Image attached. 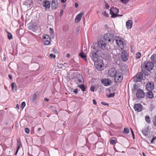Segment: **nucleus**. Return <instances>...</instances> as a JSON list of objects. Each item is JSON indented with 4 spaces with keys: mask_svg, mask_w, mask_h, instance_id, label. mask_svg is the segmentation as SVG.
<instances>
[{
    "mask_svg": "<svg viewBox=\"0 0 156 156\" xmlns=\"http://www.w3.org/2000/svg\"><path fill=\"white\" fill-rule=\"evenodd\" d=\"M146 88L148 91H151L154 88V84L153 83L149 82L146 85Z\"/></svg>",
    "mask_w": 156,
    "mask_h": 156,
    "instance_id": "11",
    "label": "nucleus"
},
{
    "mask_svg": "<svg viewBox=\"0 0 156 156\" xmlns=\"http://www.w3.org/2000/svg\"><path fill=\"white\" fill-rule=\"evenodd\" d=\"M156 139V137H153V138L152 139V140L151 141V143L153 144L154 143V140Z\"/></svg>",
    "mask_w": 156,
    "mask_h": 156,
    "instance_id": "41",
    "label": "nucleus"
},
{
    "mask_svg": "<svg viewBox=\"0 0 156 156\" xmlns=\"http://www.w3.org/2000/svg\"><path fill=\"white\" fill-rule=\"evenodd\" d=\"M16 108H18V109H19V106L18 105H17L16 106Z\"/></svg>",
    "mask_w": 156,
    "mask_h": 156,
    "instance_id": "59",
    "label": "nucleus"
},
{
    "mask_svg": "<svg viewBox=\"0 0 156 156\" xmlns=\"http://www.w3.org/2000/svg\"><path fill=\"white\" fill-rule=\"evenodd\" d=\"M63 12V11L62 10L60 12V13L61 14L60 16H62Z\"/></svg>",
    "mask_w": 156,
    "mask_h": 156,
    "instance_id": "56",
    "label": "nucleus"
},
{
    "mask_svg": "<svg viewBox=\"0 0 156 156\" xmlns=\"http://www.w3.org/2000/svg\"><path fill=\"white\" fill-rule=\"evenodd\" d=\"M133 24V22L132 20H129L127 21L126 23V27L128 29H130Z\"/></svg>",
    "mask_w": 156,
    "mask_h": 156,
    "instance_id": "18",
    "label": "nucleus"
},
{
    "mask_svg": "<svg viewBox=\"0 0 156 156\" xmlns=\"http://www.w3.org/2000/svg\"><path fill=\"white\" fill-rule=\"evenodd\" d=\"M9 77L10 79L12 80V76L10 74L9 75Z\"/></svg>",
    "mask_w": 156,
    "mask_h": 156,
    "instance_id": "50",
    "label": "nucleus"
},
{
    "mask_svg": "<svg viewBox=\"0 0 156 156\" xmlns=\"http://www.w3.org/2000/svg\"><path fill=\"white\" fill-rule=\"evenodd\" d=\"M136 95L138 99L142 98L144 97L145 93L141 89H139L136 91Z\"/></svg>",
    "mask_w": 156,
    "mask_h": 156,
    "instance_id": "9",
    "label": "nucleus"
},
{
    "mask_svg": "<svg viewBox=\"0 0 156 156\" xmlns=\"http://www.w3.org/2000/svg\"><path fill=\"white\" fill-rule=\"evenodd\" d=\"M50 32L51 33H52V34H53L54 33V31L53 30V29L52 28H50Z\"/></svg>",
    "mask_w": 156,
    "mask_h": 156,
    "instance_id": "47",
    "label": "nucleus"
},
{
    "mask_svg": "<svg viewBox=\"0 0 156 156\" xmlns=\"http://www.w3.org/2000/svg\"><path fill=\"white\" fill-rule=\"evenodd\" d=\"M147 97L148 98H154V94L153 92L151 91L148 92L147 93Z\"/></svg>",
    "mask_w": 156,
    "mask_h": 156,
    "instance_id": "20",
    "label": "nucleus"
},
{
    "mask_svg": "<svg viewBox=\"0 0 156 156\" xmlns=\"http://www.w3.org/2000/svg\"><path fill=\"white\" fill-rule=\"evenodd\" d=\"M83 14V12H81L79 14H78L76 17L75 20V22L78 23L80 22L81 19L82 17Z\"/></svg>",
    "mask_w": 156,
    "mask_h": 156,
    "instance_id": "15",
    "label": "nucleus"
},
{
    "mask_svg": "<svg viewBox=\"0 0 156 156\" xmlns=\"http://www.w3.org/2000/svg\"><path fill=\"white\" fill-rule=\"evenodd\" d=\"M25 132L27 133H28L30 132V130L28 128H26L25 129Z\"/></svg>",
    "mask_w": 156,
    "mask_h": 156,
    "instance_id": "42",
    "label": "nucleus"
},
{
    "mask_svg": "<svg viewBox=\"0 0 156 156\" xmlns=\"http://www.w3.org/2000/svg\"><path fill=\"white\" fill-rule=\"evenodd\" d=\"M37 27L34 25H33L32 28V30L33 31H35L37 29Z\"/></svg>",
    "mask_w": 156,
    "mask_h": 156,
    "instance_id": "33",
    "label": "nucleus"
},
{
    "mask_svg": "<svg viewBox=\"0 0 156 156\" xmlns=\"http://www.w3.org/2000/svg\"><path fill=\"white\" fill-rule=\"evenodd\" d=\"M110 142L112 144H114L115 143V140H111Z\"/></svg>",
    "mask_w": 156,
    "mask_h": 156,
    "instance_id": "45",
    "label": "nucleus"
},
{
    "mask_svg": "<svg viewBox=\"0 0 156 156\" xmlns=\"http://www.w3.org/2000/svg\"><path fill=\"white\" fill-rule=\"evenodd\" d=\"M18 143H17V150H18V151H19V148L20 147V146H21V144L20 143V141L18 140Z\"/></svg>",
    "mask_w": 156,
    "mask_h": 156,
    "instance_id": "35",
    "label": "nucleus"
},
{
    "mask_svg": "<svg viewBox=\"0 0 156 156\" xmlns=\"http://www.w3.org/2000/svg\"><path fill=\"white\" fill-rule=\"evenodd\" d=\"M55 112L56 113V114H57V115L58 114V113H57V110H55Z\"/></svg>",
    "mask_w": 156,
    "mask_h": 156,
    "instance_id": "62",
    "label": "nucleus"
},
{
    "mask_svg": "<svg viewBox=\"0 0 156 156\" xmlns=\"http://www.w3.org/2000/svg\"><path fill=\"white\" fill-rule=\"evenodd\" d=\"M145 119L147 122L148 124L151 122V120L150 118L148 116H146L145 117Z\"/></svg>",
    "mask_w": 156,
    "mask_h": 156,
    "instance_id": "24",
    "label": "nucleus"
},
{
    "mask_svg": "<svg viewBox=\"0 0 156 156\" xmlns=\"http://www.w3.org/2000/svg\"><path fill=\"white\" fill-rule=\"evenodd\" d=\"M120 0L122 2V3H124V4H125L127 3L129 1V0Z\"/></svg>",
    "mask_w": 156,
    "mask_h": 156,
    "instance_id": "38",
    "label": "nucleus"
},
{
    "mask_svg": "<svg viewBox=\"0 0 156 156\" xmlns=\"http://www.w3.org/2000/svg\"><path fill=\"white\" fill-rule=\"evenodd\" d=\"M114 35L112 33H107L105 34L104 37V38L106 41H108L109 42H113L114 41Z\"/></svg>",
    "mask_w": 156,
    "mask_h": 156,
    "instance_id": "6",
    "label": "nucleus"
},
{
    "mask_svg": "<svg viewBox=\"0 0 156 156\" xmlns=\"http://www.w3.org/2000/svg\"><path fill=\"white\" fill-rule=\"evenodd\" d=\"M102 14L106 17H108L109 16V14L106 11H104Z\"/></svg>",
    "mask_w": 156,
    "mask_h": 156,
    "instance_id": "36",
    "label": "nucleus"
},
{
    "mask_svg": "<svg viewBox=\"0 0 156 156\" xmlns=\"http://www.w3.org/2000/svg\"><path fill=\"white\" fill-rule=\"evenodd\" d=\"M143 156H146V154L144 152L143 153Z\"/></svg>",
    "mask_w": 156,
    "mask_h": 156,
    "instance_id": "58",
    "label": "nucleus"
},
{
    "mask_svg": "<svg viewBox=\"0 0 156 156\" xmlns=\"http://www.w3.org/2000/svg\"><path fill=\"white\" fill-rule=\"evenodd\" d=\"M154 67L153 63L151 62H147L143 66L145 69L150 72Z\"/></svg>",
    "mask_w": 156,
    "mask_h": 156,
    "instance_id": "7",
    "label": "nucleus"
},
{
    "mask_svg": "<svg viewBox=\"0 0 156 156\" xmlns=\"http://www.w3.org/2000/svg\"><path fill=\"white\" fill-rule=\"evenodd\" d=\"M75 6L76 8H77L78 6V5L77 3H75Z\"/></svg>",
    "mask_w": 156,
    "mask_h": 156,
    "instance_id": "52",
    "label": "nucleus"
},
{
    "mask_svg": "<svg viewBox=\"0 0 156 156\" xmlns=\"http://www.w3.org/2000/svg\"><path fill=\"white\" fill-rule=\"evenodd\" d=\"M116 44L118 46V48L119 50H122L121 58L123 61H126L128 59L126 51L124 49V44L122 41V38L118 36H116L115 38Z\"/></svg>",
    "mask_w": 156,
    "mask_h": 156,
    "instance_id": "2",
    "label": "nucleus"
},
{
    "mask_svg": "<svg viewBox=\"0 0 156 156\" xmlns=\"http://www.w3.org/2000/svg\"><path fill=\"white\" fill-rule=\"evenodd\" d=\"M8 37L9 40L12 39V34L9 32H8Z\"/></svg>",
    "mask_w": 156,
    "mask_h": 156,
    "instance_id": "32",
    "label": "nucleus"
},
{
    "mask_svg": "<svg viewBox=\"0 0 156 156\" xmlns=\"http://www.w3.org/2000/svg\"><path fill=\"white\" fill-rule=\"evenodd\" d=\"M11 87L12 90L15 89V90H16V85L15 83H13L11 84Z\"/></svg>",
    "mask_w": 156,
    "mask_h": 156,
    "instance_id": "27",
    "label": "nucleus"
},
{
    "mask_svg": "<svg viewBox=\"0 0 156 156\" xmlns=\"http://www.w3.org/2000/svg\"><path fill=\"white\" fill-rule=\"evenodd\" d=\"M97 45V46L94 45L91 47L92 48L90 54V56L93 61H95L98 57L99 55L100 54V52L101 51L99 50V48L106 50L109 48L108 45L104 41L102 40H99L98 41Z\"/></svg>",
    "mask_w": 156,
    "mask_h": 156,
    "instance_id": "1",
    "label": "nucleus"
},
{
    "mask_svg": "<svg viewBox=\"0 0 156 156\" xmlns=\"http://www.w3.org/2000/svg\"><path fill=\"white\" fill-rule=\"evenodd\" d=\"M74 92L75 93H78V89H76L74 90Z\"/></svg>",
    "mask_w": 156,
    "mask_h": 156,
    "instance_id": "49",
    "label": "nucleus"
},
{
    "mask_svg": "<svg viewBox=\"0 0 156 156\" xmlns=\"http://www.w3.org/2000/svg\"><path fill=\"white\" fill-rule=\"evenodd\" d=\"M95 89V87L94 86H91L90 87V90L93 92H94V91Z\"/></svg>",
    "mask_w": 156,
    "mask_h": 156,
    "instance_id": "39",
    "label": "nucleus"
},
{
    "mask_svg": "<svg viewBox=\"0 0 156 156\" xmlns=\"http://www.w3.org/2000/svg\"><path fill=\"white\" fill-rule=\"evenodd\" d=\"M94 65L95 68L101 71L103 69L102 67L104 64L101 60L100 59L95 61Z\"/></svg>",
    "mask_w": 156,
    "mask_h": 156,
    "instance_id": "4",
    "label": "nucleus"
},
{
    "mask_svg": "<svg viewBox=\"0 0 156 156\" xmlns=\"http://www.w3.org/2000/svg\"><path fill=\"white\" fill-rule=\"evenodd\" d=\"M18 150H16V153H15V155H16L17 154V152H18Z\"/></svg>",
    "mask_w": 156,
    "mask_h": 156,
    "instance_id": "60",
    "label": "nucleus"
},
{
    "mask_svg": "<svg viewBox=\"0 0 156 156\" xmlns=\"http://www.w3.org/2000/svg\"><path fill=\"white\" fill-rule=\"evenodd\" d=\"M78 87L80 88L83 91H84L85 90V89L84 86V84H80L78 85Z\"/></svg>",
    "mask_w": 156,
    "mask_h": 156,
    "instance_id": "23",
    "label": "nucleus"
},
{
    "mask_svg": "<svg viewBox=\"0 0 156 156\" xmlns=\"http://www.w3.org/2000/svg\"><path fill=\"white\" fill-rule=\"evenodd\" d=\"M93 104L94 105H96L97 104V102L95 100L93 99Z\"/></svg>",
    "mask_w": 156,
    "mask_h": 156,
    "instance_id": "46",
    "label": "nucleus"
},
{
    "mask_svg": "<svg viewBox=\"0 0 156 156\" xmlns=\"http://www.w3.org/2000/svg\"><path fill=\"white\" fill-rule=\"evenodd\" d=\"M25 105H26L25 103L24 102H22L21 104V108L22 109H23L24 108V107H25Z\"/></svg>",
    "mask_w": 156,
    "mask_h": 156,
    "instance_id": "34",
    "label": "nucleus"
},
{
    "mask_svg": "<svg viewBox=\"0 0 156 156\" xmlns=\"http://www.w3.org/2000/svg\"><path fill=\"white\" fill-rule=\"evenodd\" d=\"M119 12V10L118 9L114 7L111 8L110 10V13L112 15L111 17L115 18L119 16L120 15L117 14ZM122 16V15H120V16Z\"/></svg>",
    "mask_w": 156,
    "mask_h": 156,
    "instance_id": "3",
    "label": "nucleus"
},
{
    "mask_svg": "<svg viewBox=\"0 0 156 156\" xmlns=\"http://www.w3.org/2000/svg\"><path fill=\"white\" fill-rule=\"evenodd\" d=\"M31 3V1H30L29 0H27L25 1L24 2L23 4L25 5H30V4Z\"/></svg>",
    "mask_w": 156,
    "mask_h": 156,
    "instance_id": "28",
    "label": "nucleus"
},
{
    "mask_svg": "<svg viewBox=\"0 0 156 156\" xmlns=\"http://www.w3.org/2000/svg\"><path fill=\"white\" fill-rule=\"evenodd\" d=\"M61 2H62L64 3V2H65V1L64 0H61Z\"/></svg>",
    "mask_w": 156,
    "mask_h": 156,
    "instance_id": "57",
    "label": "nucleus"
},
{
    "mask_svg": "<svg viewBox=\"0 0 156 156\" xmlns=\"http://www.w3.org/2000/svg\"><path fill=\"white\" fill-rule=\"evenodd\" d=\"M115 95V94L114 93H111L108 95L107 96L109 98L110 97H114Z\"/></svg>",
    "mask_w": 156,
    "mask_h": 156,
    "instance_id": "40",
    "label": "nucleus"
},
{
    "mask_svg": "<svg viewBox=\"0 0 156 156\" xmlns=\"http://www.w3.org/2000/svg\"><path fill=\"white\" fill-rule=\"evenodd\" d=\"M101 82L105 86L110 85L112 83L111 80L108 79H103L101 80Z\"/></svg>",
    "mask_w": 156,
    "mask_h": 156,
    "instance_id": "12",
    "label": "nucleus"
},
{
    "mask_svg": "<svg viewBox=\"0 0 156 156\" xmlns=\"http://www.w3.org/2000/svg\"><path fill=\"white\" fill-rule=\"evenodd\" d=\"M133 108L136 111L140 112L142 110L143 106L140 104H136L134 105Z\"/></svg>",
    "mask_w": 156,
    "mask_h": 156,
    "instance_id": "10",
    "label": "nucleus"
},
{
    "mask_svg": "<svg viewBox=\"0 0 156 156\" xmlns=\"http://www.w3.org/2000/svg\"><path fill=\"white\" fill-rule=\"evenodd\" d=\"M143 78V76L142 74L139 73L137 74L134 78V81L136 82L140 81Z\"/></svg>",
    "mask_w": 156,
    "mask_h": 156,
    "instance_id": "13",
    "label": "nucleus"
},
{
    "mask_svg": "<svg viewBox=\"0 0 156 156\" xmlns=\"http://www.w3.org/2000/svg\"><path fill=\"white\" fill-rule=\"evenodd\" d=\"M143 72L145 74V75H148V73H144V72H143Z\"/></svg>",
    "mask_w": 156,
    "mask_h": 156,
    "instance_id": "63",
    "label": "nucleus"
},
{
    "mask_svg": "<svg viewBox=\"0 0 156 156\" xmlns=\"http://www.w3.org/2000/svg\"><path fill=\"white\" fill-rule=\"evenodd\" d=\"M136 84H134V85H133V88L134 90L136 89Z\"/></svg>",
    "mask_w": 156,
    "mask_h": 156,
    "instance_id": "55",
    "label": "nucleus"
},
{
    "mask_svg": "<svg viewBox=\"0 0 156 156\" xmlns=\"http://www.w3.org/2000/svg\"><path fill=\"white\" fill-rule=\"evenodd\" d=\"M152 122L155 126H156V115H154L153 117Z\"/></svg>",
    "mask_w": 156,
    "mask_h": 156,
    "instance_id": "26",
    "label": "nucleus"
},
{
    "mask_svg": "<svg viewBox=\"0 0 156 156\" xmlns=\"http://www.w3.org/2000/svg\"><path fill=\"white\" fill-rule=\"evenodd\" d=\"M102 103L103 105H108V104H105V103H104L103 102H102Z\"/></svg>",
    "mask_w": 156,
    "mask_h": 156,
    "instance_id": "61",
    "label": "nucleus"
},
{
    "mask_svg": "<svg viewBox=\"0 0 156 156\" xmlns=\"http://www.w3.org/2000/svg\"><path fill=\"white\" fill-rule=\"evenodd\" d=\"M122 73L119 71L117 72L114 76V80L116 83H120L123 79Z\"/></svg>",
    "mask_w": 156,
    "mask_h": 156,
    "instance_id": "5",
    "label": "nucleus"
},
{
    "mask_svg": "<svg viewBox=\"0 0 156 156\" xmlns=\"http://www.w3.org/2000/svg\"><path fill=\"white\" fill-rule=\"evenodd\" d=\"M53 52L55 53H58V51L55 48L53 49Z\"/></svg>",
    "mask_w": 156,
    "mask_h": 156,
    "instance_id": "44",
    "label": "nucleus"
},
{
    "mask_svg": "<svg viewBox=\"0 0 156 156\" xmlns=\"http://www.w3.org/2000/svg\"><path fill=\"white\" fill-rule=\"evenodd\" d=\"M51 2L48 1H45L43 3V6L46 9H49L50 7Z\"/></svg>",
    "mask_w": 156,
    "mask_h": 156,
    "instance_id": "16",
    "label": "nucleus"
},
{
    "mask_svg": "<svg viewBox=\"0 0 156 156\" xmlns=\"http://www.w3.org/2000/svg\"><path fill=\"white\" fill-rule=\"evenodd\" d=\"M105 7L106 8L108 9L109 8V6L107 3H106V4L105 5Z\"/></svg>",
    "mask_w": 156,
    "mask_h": 156,
    "instance_id": "51",
    "label": "nucleus"
},
{
    "mask_svg": "<svg viewBox=\"0 0 156 156\" xmlns=\"http://www.w3.org/2000/svg\"><path fill=\"white\" fill-rule=\"evenodd\" d=\"M37 98V94L36 93H35L33 94L32 96V99L33 101H34L36 100Z\"/></svg>",
    "mask_w": 156,
    "mask_h": 156,
    "instance_id": "31",
    "label": "nucleus"
},
{
    "mask_svg": "<svg viewBox=\"0 0 156 156\" xmlns=\"http://www.w3.org/2000/svg\"><path fill=\"white\" fill-rule=\"evenodd\" d=\"M129 132V130L127 128H124L123 129V133H128Z\"/></svg>",
    "mask_w": 156,
    "mask_h": 156,
    "instance_id": "25",
    "label": "nucleus"
},
{
    "mask_svg": "<svg viewBox=\"0 0 156 156\" xmlns=\"http://www.w3.org/2000/svg\"><path fill=\"white\" fill-rule=\"evenodd\" d=\"M117 71L114 69L111 68L108 71V75L110 77H114Z\"/></svg>",
    "mask_w": 156,
    "mask_h": 156,
    "instance_id": "14",
    "label": "nucleus"
},
{
    "mask_svg": "<svg viewBox=\"0 0 156 156\" xmlns=\"http://www.w3.org/2000/svg\"><path fill=\"white\" fill-rule=\"evenodd\" d=\"M41 129V128H39L38 129V131H40V130Z\"/></svg>",
    "mask_w": 156,
    "mask_h": 156,
    "instance_id": "64",
    "label": "nucleus"
},
{
    "mask_svg": "<svg viewBox=\"0 0 156 156\" xmlns=\"http://www.w3.org/2000/svg\"><path fill=\"white\" fill-rule=\"evenodd\" d=\"M156 57V55H151V59L152 61H154L155 59V58Z\"/></svg>",
    "mask_w": 156,
    "mask_h": 156,
    "instance_id": "30",
    "label": "nucleus"
},
{
    "mask_svg": "<svg viewBox=\"0 0 156 156\" xmlns=\"http://www.w3.org/2000/svg\"><path fill=\"white\" fill-rule=\"evenodd\" d=\"M44 100L46 101H49V99L48 98H45L44 99Z\"/></svg>",
    "mask_w": 156,
    "mask_h": 156,
    "instance_id": "53",
    "label": "nucleus"
},
{
    "mask_svg": "<svg viewBox=\"0 0 156 156\" xmlns=\"http://www.w3.org/2000/svg\"><path fill=\"white\" fill-rule=\"evenodd\" d=\"M43 41L45 45H48L50 44L51 39L49 36L48 35H44L43 36Z\"/></svg>",
    "mask_w": 156,
    "mask_h": 156,
    "instance_id": "8",
    "label": "nucleus"
},
{
    "mask_svg": "<svg viewBox=\"0 0 156 156\" xmlns=\"http://www.w3.org/2000/svg\"><path fill=\"white\" fill-rule=\"evenodd\" d=\"M148 129L147 128L144 129L142 130V132L143 134L145 136H146L148 135Z\"/></svg>",
    "mask_w": 156,
    "mask_h": 156,
    "instance_id": "21",
    "label": "nucleus"
},
{
    "mask_svg": "<svg viewBox=\"0 0 156 156\" xmlns=\"http://www.w3.org/2000/svg\"><path fill=\"white\" fill-rule=\"evenodd\" d=\"M130 129H131V133H132V136H133V139H135V136H134V133H133V131L132 129L131 128Z\"/></svg>",
    "mask_w": 156,
    "mask_h": 156,
    "instance_id": "43",
    "label": "nucleus"
},
{
    "mask_svg": "<svg viewBox=\"0 0 156 156\" xmlns=\"http://www.w3.org/2000/svg\"><path fill=\"white\" fill-rule=\"evenodd\" d=\"M79 55L81 56V58H83L85 61L86 62L87 59L86 58V54L83 51H82L79 54Z\"/></svg>",
    "mask_w": 156,
    "mask_h": 156,
    "instance_id": "19",
    "label": "nucleus"
},
{
    "mask_svg": "<svg viewBox=\"0 0 156 156\" xmlns=\"http://www.w3.org/2000/svg\"><path fill=\"white\" fill-rule=\"evenodd\" d=\"M49 56L51 58H55L56 57V55L52 53H51L50 54Z\"/></svg>",
    "mask_w": 156,
    "mask_h": 156,
    "instance_id": "37",
    "label": "nucleus"
},
{
    "mask_svg": "<svg viewBox=\"0 0 156 156\" xmlns=\"http://www.w3.org/2000/svg\"><path fill=\"white\" fill-rule=\"evenodd\" d=\"M150 108L152 109H154V106L152 104H151L150 105Z\"/></svg>",
    "mask_w": 156,
    "mask_h": 156,
    "instance_id": "48",
    "label": "nucleus"
},
{
    "mask_svg": "<svg viewBox=\"0 0 156 156\" xmlns=\"http://www.w3.org/2000/svg\"><path fill=\"white\" fill-rule=\"evenodd\" d=\"M77 79L78 80V81L79 82V83H80L82 82V80H83L82 76L81 75H79V76L77 77Z\"/></svg>",
    "mask_w": 156,
    "mask_h": 156,
    "instance_id": "22",
    "label": "nucleus"
},
{
    "mask_svg": "<svg viewBox=\"0 0 156 156\" xmlns=\"http://www.w3.org/2000/svg\"><path fill=\"white\" fill-rule=\"evenodd\" d=\"M70 56V55L69 53H68L66 55V57H67L69 58Z\"/></svg>",
    "mask_w": 156,
    "mask_h": 156,
    "instance_id": "54",
    "label": "nucleus"
},
{
    "mask_svg": "<svg viewBox=\"0 0 156 156\" xmlns=\"http://www.w3.org/2000/svg\"><path fill=\"white\" fill-rule=\"evenodd\" d=\"M141 56V53L139 52H138L136 54V58L139 59Z\"/></svg>",
    "mask_w": 156,
    "mask_h": 156,
    "instance_id": "29",
    "label": "nucleus"
},
{
    "mask_svg": "<svg viewBox=\"0 0 156 156\" xmlns=\"http://www.w3.org/2000/svg\"><path fill=\"white\" fill-rule=\"evenodd\" d=\"M58 4L57 0H52L51 8L53 9H55L58 7Z\"/></svg>",
    "mask_w": 156,
    "mask_h": 156,
    "instance_id": "17",
    "label": "nucleus"
}]
</instances>
